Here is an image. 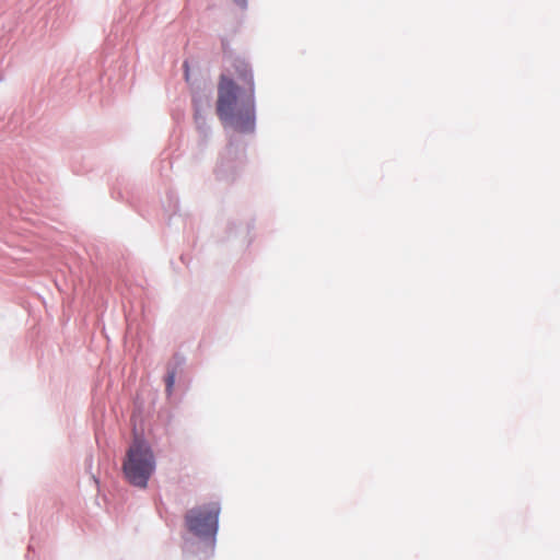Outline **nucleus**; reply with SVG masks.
I'll list each match as a JSON object with an SVG mask.
<instances>
[{"label": "nucleus", "instance_id": "39448f33", "mask_svg": "<svg viewBox=\"0 0 560 560\" xmlns=\"http://www.w3.org/2000/svg\"><path fill=\"white\" fill-rule=\"evenodd\" d=\"M234 2L241 7H244L246 4V0H234Z\"/></svg>", "mask_w": 560, "mask_h": 560}, {"label": "nucleus", "instance_id": "f03ea898", "mask_svg": "<svg viewBox=\"0 0 560 560\" xmlns=\"http://www.w3.org/2000/svg\"><path fill=\"white\" fill-rule=\"evenodd\" d=\"M154 469L155 460L152 451L143 441L135 440L122 464L126 479L136 487L145 488Z\"/></svg>", "mask_w": 560, "mask_h": 560}, {"label": "nucleus", "instance_id": "f257e3e1", "mask_svg": "<svg viewBox=\"0 0 560 560\" xmlns=\"http://www.w3.org/2000/svg\"><path fill=\"white\" fill-rule=\"evenodd\" d=\"M217 115L223 127L237 132L255 128V84L249 66L235 60L229 74H221L218 83Z\"/></svg>", "mask_w": 560, "mask_h": 560}, {"label": "nucleus", "instance_id": "20e7f679", "mask_svg": "<svg viewBox=\"0 0 560 560\" xmlns=\"http://www.w3.org/2000/svg\"><path fill=\"white\" fill-rule=\"evenodd\" d=\"M174 382H175V374L174 373H170L166 377V387H167V390H171L173 385H174Z\"/></svg>", "mask_w": 560, "mask_h": 560}, {"label": "nucleus", "instance_id": "7ed1b4c3", "mask_svg": "<svg viewBox=\"0 0 560 560\" xmlns=\"http://www.w3.org/2000/svg\"><path fill=\"white\" fill-rule=\"evenodd\" d=\"M220 506L215 502L190 509L185 523L190 533L200 538H214L218 532Z\"/></svg>", "mask_w": 560, "mask_h": 560}]
</instances>
